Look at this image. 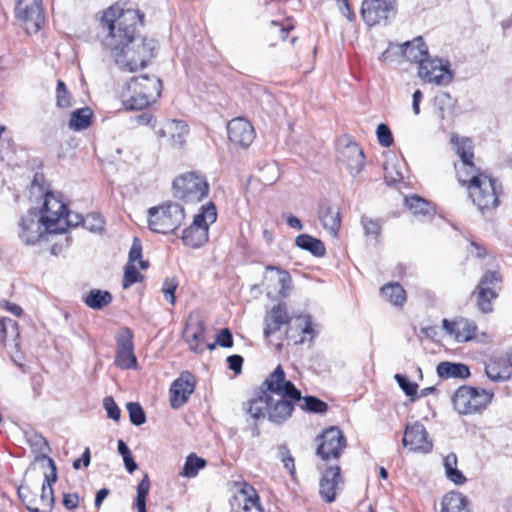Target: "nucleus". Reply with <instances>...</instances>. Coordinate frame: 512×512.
Segmentation results:
<instances>
[{"label":"nucleus","mask_w":512,"mask_h":512,"mask_svg":"<svg viewBox=\"0 0 512 512\" xmlns=\"http://www.w3.org/2000/svg\"><path fill=\"white\" fill-rule=\"evenodd\" d=\"M216 344L224 348H231L233 346V336L228 328H223L217 334Z\"/></svg>","instance_id":"obj_56"},{"label":"nucleus","mask_w":512,"mask_h":512,"mask_svg":"<svg viewBox=\"0 0 512 512\" xmlns=\"http://www.w3.org/2000/svg\"><path fill=\"white\" fill-rule=\"evenodd\" d=\"M195 377L188 371H184L170 386V405L173 409L182 407L195 390Z\"/></svg>","instance_id":"obj_17"},{"label":"nucleus","mask_w":512,"mask_h":512,"mask_svg":"<svg viewBox=\"0 0 512 512\" xmlns=\"http://www.w3.org/2000/svg\"><path fill=\"white\" fill-rule=\"evenodd\" d=\"M451 143L455 146V152L460 157V164H455L458 179H466L470 173L479 170L473 163V144L469 138L453 135Z\"/></svg>","instance_id":"obj_15"},{"label":"nucleus","mask_w":512,"mask_h":512,"mask_svg":"<svg viewBox=\"0 0 512 512\" xmlns=\"http://www.w3.org/2000/svg\"><path fill=\"white\" fill-rule=\"evenodd\" d=\"M19 237L26 245H34L42 236L45 230L41 217L35 212H29L23 216L19 223Z\"/></svg>","instance_id":"obj_21"},{"label":"nucleus","mask_w":512,"mask_h":512,"mask_svg":"<svg viewBox=\"0 0 512 512\" xmlns=\"http://www.w3.org/2000/svg\"><path fill=\"white\" fill-rule=\"evenodd\" d=\"M376 134L378 142L381 146L387 148L393 144V136L391 130L386 124H379L376 130Z\"/></svg>","instance_id":"obj_52"},{"label":"nucleus","mask_w":512,"mask_h":512,"mask_svg":"<svg viewBox=\"0 0 512 512\" xmlns=\"http://www.w3.org/2000/svg\"><path fill=\"white\" fill-rule=\"evenodd\" d=\"M26 439L32 451L35 453V459L38 461L46 460L52 469V479L57 480V468L55 462L47 455L50 451V447L46 438L37 432H30L26 434Z\"/></svg>","instance_id":"obj_25"},{"label":"nucleus","mask_w":512,"mask_h":512,"mask_svg":"<svg viewBox=\"0 0 512 512\" xmlns=\"http://www.w3.org/2000/svg\"><path fill=\"white\" fill-rule=\"evenodd\" d=\"M136 122L140 125H152V127L155 125V118L151 113H142L138 116H136Z\"/></svg>","instance_id":"obj_63"},{"label":"nucleus","mask_w":512,"mask_h":512,"mask_svg":"<svg viewBox=\"0 0 512 512\" xmlns=\"http://www.w3.org/2000/svg\"><path fill=\"white\" fill-rule=\"evenodd\" d=\"M360 223L363 227L364 235L374 242H378L382 232L381 220L363 215L360 219Z\"/></svg>","instance_id":"obj_42"},{"label":"nucleus","mask_w":512,"mask_h":512,"mask_svg":"<svg viewBox=\"0 0 512 512\" xmlns=\"http://www.w3.org/2000/svg\"><path fill=\"white\" fill-rule=\"evenodd\" d=\"M493 396L490 390L463 385L455 391L452 402L459 414H475L486 409Z\"/></svg>","instance_id":"obj_7"},{"label":"nucleus","mask_w":512,"mask_h":512,"mask_svg":"<svg viewBox=\"0 0 512 512\" xmlns=\"http://www.w3.org/2000/svg\"><path fill=\"white\" fill-rule=\"evenodd\" d=\"M292 29H293V26L291 24L282 25L276 21H272L270 24L271 35H279L283 41L286 40L288 33Z\"/></svg>","instance_id":"obj_55"},{"label":"nucleus","mask_w":512,"mask_h":512,"mask_svg":"<svg viewBox=\"0 0 512 512\" xmlns=\"http://www.w3.org/2000/svg\"><path fill=\"white\" fill-rule=\"evenodd\" d=\"M487 377L494 382H503L512 376V364L507 359L499 358L485 365Z\"/></svg>","instance_id":"obj_28"},{"label":"nucleus","mask_w":512,"mask_h":512,"mask_svg":"<svg viewBox=\"0 0 512 512\" xmlns=\"http://www.w3.org/2000/svg\"><path fill=\"white\" fill-rule=\"evenodd\" d=\"M93 113L89 107H84L72 112L69 120V128L74 131H81L87 129L91 124V117Z\"/></svg>","instance_id":"obj_38"},{"label":"nucleus","mask_w":512,"mask_h":512,"mask_svg":"<svg viewBox=\"0 0 512 512\" xmlns=\"http://www.w3.org/2000/svg\"><path fill=\"white\" fill-rule=\"evenodd\" d=\"M63 504L68 510L76 509L79 504V497L77 494H64Z\"/></svg>","instance_id":"obj_61"},{"label":"nucleus","mask_w":512,"mask_h":512,"mask_svg":"<svg viewBox=\"0 0 512 512\" xmlns=\"http://www.w3.org/2000/svg\"><path fill=\"white\" fill-rule=\"evenodd\" d=\"M40 217L48 233H64L69 227L78 226L81 221V215H75V221L71 220L67 205L52 192L45 193Z\"/></svg>","instance_id":"obj_5"},{"label":"nucleus","mask_w":512,"mask_h":512,"mask_svg":"<svg viewBox=\"0 0 512 512\" xmlns=\"http://www.w3.org/2000/svg\"><path fill=\"white\" fill-rule=\"evenodd\" d=\"M442 326L448 335L454 337L460 343L472 340L477 332L475 322L466 318H459L454 321L443 319Z\"/></svg>","instance_id":"obj_22"},{"label":"nucleus","mask_w":512,"mask_h":512,"mask_svg":"<svg viewBox=\"0 0 512 512\" xmlns=\"http://www.w3.org/2000/svg\"><path fill=\"white\" fill-rule=\"evenodd\" d=\"M343 484L344 479L341 475L340 466L331 465L327 467L323 471L319 482V494L321 498L327 503L334 502Z\"/></svg>","instance_id":"obj_16"},{"label":"nucleus","mask_w":512,"mask_h":512,"mask_svg":"<svg viewBox=\"0 0 512 512\" xmlns=\"http://www.w3.org/2000/svg\"><path fill=\"white\" fill-rule=\"evenodd\" d=\"M498 281H500V277L497 272L487 271L478 285L492 287Z\"/></svg>","instance_id":"obj_60"},{"label":"nucleus","mask_w":512,"mask_h":512,"mask_svg":"<svg viewBox=\"0 0 512 512\" xmlns=\"http://www.w3.org/2000/svg\"><path fill=\"white\" fill-rule=\"evenodd\" d=\"M184 245L191 248H199L208 242L209 233L203 227L190 225L184 229L181 237Z\"/></svg>","instance_id":"obj_34"},{"label":"nucleus","mask_w":512,"mask_h":512,"mask_svg":"<svg viewBox=\"0 0 512 512\" xmlns=\"http://www.w3.org/2000/svg\"><path fill=\"white\" fill-rule=\"evenodd\" d=\"M184 208L177 203L167 202L148 210L149 228L157 233L174 232L184 221Z\"/></svg>","instance_id":"obj_6"},{"label":"nucleus","mask_w":512,"mask_h":512,"mask_svg":"<svg viewBox=\"0 0 512 512\" xmlns=\"http://www.w3.org/2000/svg\"><path fill=\"white\" fill-rule=\"evenodd\" d=\"M25 489L20 488L18 490L19 497L22 499L23 503L26 505V508L30 512H45L41 505H38V502L31 498L28 499V495L24 493Z\"/></svg>","instance_id":"obj_57"},{"label":"nucleus","mask_w":512,"mask_h":512,"mask_svg":"<svg viewBox=\"0 0 512 512\" xmlns=\"http://www.w3.org/2000/svg\"><path fill=\"white\" fill-rule=\"evenodd\" d=\"M338 159L352 176L359 174L365 166V156L360 146L348 137L337 143Z\"/></svg>","instance_id":"obj_12"},{"label":"nucleus","mask_w":512,"mask_h":512,"mask_svg":"<svg viewBox=\"0 0 512 512\" xmlns=\"http://www.w3.org/2000/svg\"><path fill=\"white\" fill-rule=\"evenodd\" d=\"M55 97L57 107L66 109L72 106V95L62 80L57 81Z\"/></svg>","instance_id":"obj_45"},{"label":"nucleus","mask_w":512,"mask_h":512,"mask_svg":"<svg viewBox=\"0 0 512 512\" xmlns=\"http://www.w3.org/2000/svg\"><path fill=\"white\" fill-rule=\"evenodd\" d=\"M85 305L93 310H102L113 301L112 294L107 290L91 289L82 298Z\"/></svg>","instance_id":"obj_33"},{"label":"nucleus","mask_w":512,"mask_h":512,"mask_svg":"<svg viewBox=\"0 0 512 512\" xmlns=\"http://www.w3.org/2000/svg\"><path fill=\"white\" fill-rule=\"evenodd\" d=\"M229 140L240 147H248L255 138L254 128L244 118H234L227 124Z\"/></svg>","instance_id":"obj_20"},{"label":"nucleus","mask_w":512,"mask_h":512,"mask_svg":"<svg viewBox=\"0 0 512 512\" xmlns=\"http://www.w3.org/2000/svg\"><path fill=\"white\" fill-rule=\"evenodd\" d=\"M441 506V512H471L467 497L459 492L447 493Z\"/></svg>","instance_id":"obj_32"},{"label":"nucleus","mask_w":512,"mask_h":512,"mask_svg":"<svg viewBox=\"0 0 512 512\" xmlns=\"http://www.w3.org/2000/svg\"><path fill=\"white\" fill-rule=\"evenodd\" d=\"M162 82L155 76L133 77L120 91V99L127 110H142L154 103L161 94Z\"/></svg>","instance_id":"obj_3"},{"label":"nucleus","mask_w":512,"mask_h":512,"mask_svg":"<svg viewBox=\"0 0 512 512\" xmlns=\"http://www.w3.org/2000/svg\"><path fill=\"white\" fill-rule=\"evenodd\" d=\"M300 408L311 413H325L328 410L326 402L315 396L302 397L301 391L290 381L281 365L257 387L252 397L243 402L242 410L253 419L251 428L253 437L260 434L257 421L267 419L270 423L281 426L293 415L295 403L300 402Z\"/></svg>","instance_id":"obj_1"},{"label":"nucleus","mask_w":512,"mask_h":512,"mask_svg":"<svg viewBox=\"0 0 512 512\" xmlns=\"http://www.w3.org/2000/svg\"><path fill=\"white\" fill-rule=\"evenodd\" d=\"M235 486L237 488L235 500H237L239 504H242V508L245 512H250L253 509H256L257 512H262L260 499L254 487L246 482L235 483Z\"/></svg>","instance_id":"obj_26"},{"label":"nucleus","mask_w":512,"mask_h":512,"mask_svg":"<svg viewBox=\"0 0 512 512\" xmlns=\"http://www.w3.org/2000/svg\"><path fill=\"white\" fill-rule=\"evenodd\" d=\"M173 190L176 198L185 202H199L207 196L209 184L203 175L190 172L173 181Z\"/></svg>","instance_id":"obj_8"},{"label":"nucleus","mask_w":512,"mask_h":512,"mask_svg":"<svg viewBox=\"0 0 512 512\" xmlns=\"http://www.w3.org/2000/svg\"><path fill=\"white\" fill-rule=\"evenodd\" d=\"M115 365L122 369H136L137 358L134 354L133 333L127 328H121L116 335Z\"/></svg>","instance_id":"obj_14"},{"label":"nucleus","mask_w":512,"mask_h":512,"mask_svg":"<svg viewBox=\"0 0 512 512\" xmlns=\"http://www.w3.org/2000/svg\"><path fill=\"white\" fill-rule=\"evenodd\" d=\"M402 444L410 451L422 453L430 452L433 447L424 425L420 422H414L406 426Z\"/></svg>","instance_id":"obj_18"},{"label":"nucleus","mask_w":512,"mask_h":512,"mask_svg":"<svg viewBox=\"0 0 512 512\" xmlns=\"http://www.w3.org/2000/svg\"><path fill=\"white\" fill-rule=\"evenodd\" d=\"M295 244L302 250L310 252L315 257H323L326 254L324 243L309 234H300L295 239Z\"/></svg>","instance_id":"obj_35"},{"label":"nucleus","mask_w":512,"mask_h":512,"mask_svg":"<svg viewBox=\"0 0 512 512\" xmlns=\"http://www.w3.org/2000/svg\"><path fill=\"white\" fill-rule=\"evenodd\" d=\"M90 459H91V456H90V450L89 448H86L82 454V457L81 458H78L76 459L74 462H73V468L78 470L81 468V465L87 467L89 466L90 464Z\"/></svg>","instance_id":"obj_62"},{"label":"nucleus","mask_w":512,"mask_h":512,"mask_svg":"<svg viewBox=\"0 0 512 512\" xmlns=\"http://www.w3.org/2000/svg\"><path fill=\"white\" fill-rule=\"evenodd\" d=\"M445 473L447 478L456 485H461L466 482L465 476L456 467L451 470H447Z\"/></svg>","instance_id":"obj_59"},{"label":"nucleus","mask_w":512,"mask_h":512,"mask_svg":"<svg viewBox=\"0 0 512 512\" xmlns=\"http://www.w3.org/2000/svg\"><path fill=\"white\" fill-rule=\"evenodd\" d=\"M313 327L308 317H300L296 320L294 325L288 327L286 337L292 340L295 344L303 343L306 335H313Z\"/></svg>","instance_id":"obj_30"},{"label":"nucleus","mask_w":512,"mask_h":512,"mask_svg":"<svg viewBox=\"0 0 512 512\" xmlns=\"http://www.w3.org/2000/svg\"><path fill=\"white\" fill-rule=\"evenodd\" d=\"M396 0H363L361 15L368 26L386 23L395 15Z\"/></svg>","instance_id":"obj_13"},{"label":"nucleus","mask_w":512,"mask_h":512,"mask_svg":"<svg viewBox=\"0 0 512 512\" xmlns=\"http://www.w3.org/2000/svg\"><path fill=\"white\" fill-rule=\"evenodd\" d=\"M1 329L0 332L2 334L3 339L7 338H16L19 335L18 332V324L16 321L10 318H3L0 321Z\"/></svg>","instance_id":"obj_50"},{"label":"nucleus","mask_w":512,"mask_h":512,"mask_svg":"<svg viewBox=\"0 0 512 512\" xmlns=\"http://www.w3.org/2000/svg\"><path fill=\"white\" fill-rule=\"evenodd\" d=\"M467 186L469 197L481 212L495 209L499 205L501 185L497 180L479 170L470 173L466 179H458Z\"/></svg>","instance_id":"obj_4"},{"label":"nucleus","mask_w":512,"mask_h":512,"mask_svg":"<svg viewBox=\"0 0 512 512\" xmlns=\"http://www.w3.org/2000/svg\"><path fill=\"white\" fill-rule=\"evenodd\" d=\"M418 76L428 83L448 85L453 78L449 61L427 57L418 66Z\"/></svg>","instance_id":"obj_11"},{"label":"nucleus","mask_w":512,"mask_h":512,"mask_svg":"<svg viewBox=\"0 0 512 512\" xmlns=\"http://www.w3.org/2000/svg\"><path fill=\"white\" fill-rule=\"evenodd\" d=\"M158 138H167L170 146L181 148L188 134V125L182 120H164L158 127L153 126Z\"/></svg>","instance_id":"obj_19"},{"label":"nucleus","mask_w":512,"mask_h":512,"mask_svg":"<svg viewBox=\"0 0 512 512\" xmlns=\"http://www.w3.org/2000/svg\"><path fill=\"white\" fill-rule=\"evenodd\" d=\"M402 55L410 62L421 64L429 57L428 47L422 37H416L412 41H407L401 45Z\"/></svg>","instance_id":"obj_27"},{"label":"nucleus","mask_w":512,"mask_h":512,"mask_svg":"<svg viewBox=\"0 0 512 512\" xmlns=\"http://www.w3.org/2000/svg\"><path fill=\"white\" fill-rule=\"evenodd\" d=\"M423 98V94L420 90H416L412 95V109L415 115L420 113V102Z\"/></svg>","instance_id":"obj_64"},{"label":"nucleus","mask_w":512,"mask_h":512,"mask_svg":"<svg viewBox=\"0 0 512 512\" xmlns=\"http://www.w3.org/2000/svg\"><path fill=\"white\" fill-rule=\"evenodd\" d=\"M80 223H82L85 228L92 232L102 230L104 224L101 216L97 213L90 214L86 218L81 216Z\"/></svg>","instance_id":"obj_53"},{"label":"nucleus","mask_w":512,"mask_h":512,"mask_svg":"<svg viewBox=\"0 0 512 512\" xmlns=\"http://www.w3.org/2000/svg\"><path fill=\"white\" fill-rule=\"evenodd\" d=\"M178 287V281L175 277L172 278H166L163 281L162 285V292L164 294V297L166 300L171 304L174 305L175 303V292Z\"/></svg>","instance_id":"obj_51"},{"label":"nucleus","mask_w":512,"mask_h":512,"mask_svg":"<svg viewBox=\"0 0 512 512\" xmlns=\"http://www.w3.org/2000/svg\"><path fill=\"white\" fill-rule=\"evenodd\" d=\"M436 371L442 379H466L470 376L469 367L463 363L443 361L437 365Z\"/></svg>","instance_id":"obj_29"},{"label":"nucleus","mask_w":512,"mask_h":512,"mask_svg":"<svg viewBox=\"0 0 512 512\" xmlns=\"http://www.w3.org/2000/svg\"><path fill=\"white\" fill-rule=\"evenodd\" d=\"M229 368L235 373L240 374L242 371L243 357L240 355H230L227 357Z\"/></svg>","instance_id":"obj_58"},{"label":"nucleus","mask_w":512,"mask_h":512,"mask_svg":"<svg viewBox=\"0 0 512 512\" xmlns=\"http://www.w3.org/2000/svg\"><path fill=\"white\" fill-rule=\"evenodd\" d=\"M142 258V245L138 238H134L132 246L129 251L128 264H134L135 261L139 260V267L141 269H147L149 264L148 261H144Z\"/></svg>","instance_id":"obj_48"},{"label":"nucleus","mask_w":512,"mask_h":512,"mask_svg":"<svg viewBox=\"0 0 512 512\" xmlns=\"http://www.w3.org/2000/svg\"><path fill=\"white\" fill-rule=\"evenodd\" d=\"M381 295L395 306L406 302V292L399 283H388L380 289Z\"/></svg>","instance_id":"obj_37"},{"label":"nucleus","mask_w":512,"mask_h":512,"mask_svg":"<svg viewBox=\"0 0 512 512\" xmlns=\"http://www.w3.org/2000/svg\"><path fill=\"white\" fill-rule=\"evenodd\" d=\"M184 338L190 349L195 353H201L204 350L203 342L205 338V324L199 317L190 316L185 329Z\"/></svg>","instance_id":"obj_23"},{"label":"nucleus","mask_w":512,"mask_h":512,"mask_svg":"<svg viewBox=\"0 0 512 512\" xmlns=\"http://www.w3.org/2000/svg\"><path fill=\"white\" fill-rule=\"evenodd\" d=\"M15 16L28 34L37 33L45 20L42 0H17Z\"/></svg>","instance_id":"obj_10"},{"label":"nucleus","mask_w":512,"mask_h":512,"mask_svg":"<svg viewBox=\"0 0 512 512\" xmlns=\"http://www.w3.org/2000/svg\"><path fill=\"white\" fill-rule=\"evenodd\" d=\"M143 276L139 273L134 264H127L124 270L123 288L127 289L133 284L141 281Z\"/></svg>","instance_id":"obj_49"},{"label":"nucleus","mask_w":512,"mask_h":512,"mask_svg":"<svg viewBox=\"0 0 512 512\" xmlns=\"http://www.w3.org/2000/svg\"><path fill=\"white\" fill-rule=\"evenodd\" d=\"M405 204L414 215L430 216L434 213L432 205L418 195L406 197Z\"/></svg>","instance_id":"obj_39"},{"label":"nucleus","mask_w":512,"mask_h":512,"mask_svg":"<svg viewBox=\"0 0 512 512\" xmlns=\"http://www.w3.org/2000/svg\"><path fill=\"white\" fill-rule=\"evenodd\" d=\"M320 220L323 227L333 236H336L341 227L340 210L336 206H322L320 210Z\"/></svg>","instance_id":"obj_31"},{"label":"nucleus","mask_w":512,"mask_h":512,"mask_svg":"<svg viewBox=\"0 0 512 512\" xmlns=\"http://www.w3.org/2000/svg\"><path fill=\"white\" fill-rule=\"evenodd\" d=\"M54 482H56V480L52 479V472L49 475L45 474L39 501V504L42 506L45 512H50L54 505V494L52 489V483Z\"/></svg>","instance_id":"obj_41"},{"label":"nucleus","mask_w":512,"mask_h":512,"mask_svg":"<svg viewBox=\"0 0 512 512\" xmlns=\"http://www.w3.org/2000/svg\"><path fill=\"white\" fill-rule=\"evenodd\" d=\"M119 2L104 11L101 27L107 32L103 44L114 55L116 65L125 72L144 68L154 57V39L139 38L138 27L144 25V14Z\"/></svg>","instance_id":"obj_2"},{"label":"nucleus","mask_w":512,"mask_h":512,"mask_svg":"<svg viewBox=\"0 0 512 512\" xmlns=\"http://www.w3.org/2000/svg\"><path fill=\"white\" fill-rule=\"evenodd\" d=\"M316 455L323 461L337 460L347 447V440L340 428L331 426L316 438Z\"/></svg>","instance_id":"obj_9"},{"label":"nucleus","mask_w":512,"mask_h":512,"mask_svg":"<svg viewBox=\"0 0 512 512\" xmlns=\"http://www.w3.org/2000/svg\"><path fill=\"white\" fill-rule=\"evenodd\" d=\"M103 405L110 419L118 421L121 417V411L112 397L104 398Z\"/></svg>","instance_id":"obj_54"},{"label":"nucleus","mask_w":512,"mask_h":512,"mask_svg":"<svg viewBox=\"0 0 512 512\" xmlns=\"http://www.w3.org/2000/svg\"><path fill=\"white\" fill-rule=\"evenodd\" d=\"M290 322V316L285 303H279L271 308L264 318V335L269 337Z\"/></svg>","instance_id":"obj_24"},{"label":"nucleus","mask_w":512,"mask_h":512,"mask_svg":"<svg viewBox=\"0 0 512 512\" xmlns=\"http://www.w3.org/2000/svg\"><path fill=\"white\" fill-rule=\"evenodd\" d=\"M217 219V210L214 203L209 202L203 205L194 218L192 225L197 227H203L209 233V226L213 224Z\"/></svg>","instance_id":"obj_36"},{"label":"nucleus","mask_w":512,"mask_h":512,"mask_svg":"<svg viewBox=\"0 0 512 512\" xmlns=\"http://www.w3.org/2000/svg\"><path fill=\"white\" fill-rule=\"evenodd\" d=\"M477 305L482 313H490L492 311L491 301L496 298L497 294L489 286H477Z\"/></svg>","instance_id":"obj_43"},{"label":"nucleus","mask_w":512,"mask_h":512,"mask_svg":"<svg viewBox=\"0 0 512 512\" xmlns=\"http://www.w3.org/2000/svg\"><path fill=\"white\" fill-rule=\"evenodd\" d=\"M129 412V418L133 425L140 426L146 422V415L139 403L129 402L126 405Z\"/></svg>","instance_id":"obj_47"},{"label":"nucleus","mask_w":512,"mask_h":512,"mask_svg":"<svg viewBox=\"0 0 512 512\" xmlns=\"http://www.w3.org/2000/svg\"><path fill=\"white\" fill-rule=\"evenodd\" d=\"M206 466V460L198 457L195 453H191L186 457L180 475L186 478H194L200 469Z\"/></svg>","instance_id":"obj_40"},{"label":"nucleus","mask_w":512,"mask_h":512,"mask_svg":"<svg viewBox=\"0 0 512 512\" xmlns=\"http://www.w3.org/2000/svg\"><path fill=\"white\" fill-rule=\"evenodd\" d=\"M150 491V479L148 474H144L143 478L137 485V495L135 498L134 506L137 509V512H147L146 511V499Z\"/></svg>","instance_id":"obj_44"},{"label":"nucleus","mask_w":512,"mask_h":512,"mask_svg":"<svg viewBox=\"0 0 512 512\" xmlns=\"http://www.w3.org/2000/svg\"><path fill=\"white\" fill-rule=\"evenodd\" d=\"M394 379L403 392L414 401L417 395L418 384L410 381L407 376L402 374H395Z\"/></svg>","instance_id":"obj_46"}]
</instances>
